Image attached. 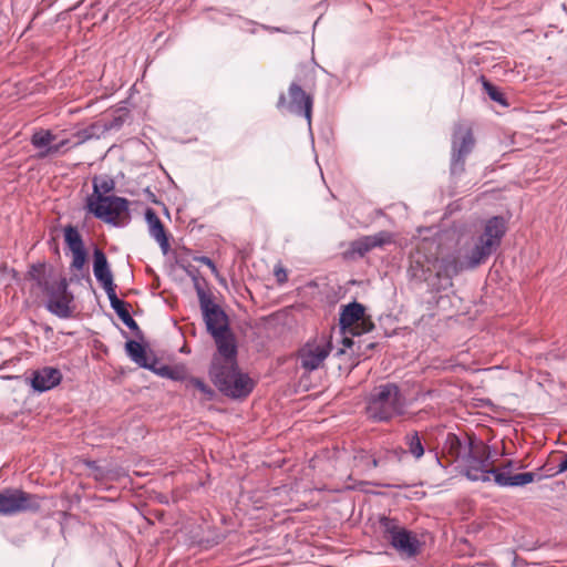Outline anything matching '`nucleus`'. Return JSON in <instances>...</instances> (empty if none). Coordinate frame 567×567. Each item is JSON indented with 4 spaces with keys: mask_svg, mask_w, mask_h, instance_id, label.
Wrapping results in <instances>:
<instances>
[{
    "mask_svg": "<svg viewBox=\"0 0 567 567\" xmlns=\"http://www.w3.org/2000/svg\"><path fill=\"white\" fill-rule=\"evenodd\" d=\"M506 221L501 216L487 219L481 233L466 238L457 250V256H451L455 276L464 270H472L486 262L489 256L499 247L506 234Z\"/></svg>",
    "mask_w": 567,
    "mask_h": 567,
    "instance_id": "obj_1",
    "label": "nucleus"
},
{
    "mask_svg": "<svg viewBox=\"0 0 567 567\" xmlns=\"http://www.w3.org/2000/svg\"><path fill=\"white\" fill-rule=\"evenodd\" d=\"M439 246L433 241L424 240L410 255L409 274L411 278L426 282L433 290H445L453 286L455 276L451 269V256L439 258Z\"/></svg>",
    "mask_w": 567,
    "mask_h": 567,
    "instance_id": "obj_2",
    "label": "nucleus"
},
{
    "mask_svg": "<svg viewBox=\"0 0 567 567\" xmlns=\"http://www.w3.org/2000/svg\"><path fill=\"white\" fill-rule=\"evenodd\" d=\"M209 374L214 384L226 396L244 399L249 395L255 382L237 367V348L231 352H217L212 361Z\"/></svg>",
    "mask_w": 567,
    "mask_h": 567,
    "instance_id": "obj_3",
    "label": "nucleus"
},
{
    "mask_svg": "<svg viewBox=\"0 0 567 567\" xmlns=\"http://www.w3.org/2000/svg\"><path fill=\"white\" fill-rule=\"evenodd\" d=\"M28 277L48 297L47 309L59 318H69L72 313L73 295L68 290V281L60 274L48 270L43 264L32 265Z\"/></svg>",
    "mask_w": 567,
    "mask_h": 567,
    "instance_id": "obj_4",
    "label": "nucleus"
},
{
    "mask_svg": "<svg viewBox=\"0 0 567 567\" xmlns=\"http://www.w3.org/2000/svg\"><path fill=\"white\" fill-rule=\"evenodd\" d=\"M203 320L207 331L217 346V352H231L237 348L236 338L229 327V318L223 308L214 301L212 293L196 287Z\"/></svg>",
    "mask_w": 567,
    "mask_h": 567,
    "instance_id": "obj_5",
    "label": "nucleus"
},
{
    "mask_svg": "<svg viewBox=\"0 0 567 567\" xmlns=\"http://www.w3.org/2000/svg\"><path fill=\"white\" fill-rule=\"evenodd\" d=\"M405 399L394 383L381 384L371 392L367 414L374 421H389L404 412Z\"/></svg>",
    "mask_w": 567,
    "mask_h": 567,
    "instance_id": "obj_6",
    "label": "nucleus"
},
{
    "mask_svg": "<svg viewBox=\"0 0 567 567\" xmlns=\"http://www.w3.org/2000/svg\"><path fill=\"white\" fill-rule=\"evenodd\" d=\"M379 528L383 539L389 543L402 557L413 558L422 550V542L417 535L403 527L399 520L382 516Z\"/></svg>",
    "mask_w": 567,
    "mask_h": 567,
    "instance_id": "obj_7",
    "label": "nucleus"
},
{
    "mask_svg": "<svg viewBox=\"0 0 567 567\" xmlns=\"http://www.w3.org/2000/svg\"><path fill=\"white\" fill-rule=\"evenodd\" d=\"M85 208L96 218L113 225L130 219V202L115 195H90Z\"/></svg>",
    "mask_w": 567,
    "mask_h": 567,
    "instance_id": "obj_8",
    "label": "nucleus"
},
{
    "mask_svg": "<svg viewBox=\"0 0 567 567\" xmlns=\"http://www.w3.org/2000/svg\"><path fill=\"white\" fill-rule=\"evenodd\" d=\"M42 497L21 488L0 489V516H13L20 513H37L41 509Z\"/></svg>",
    "mask_w": 567,
    "mask_h": 567,
    "instance_id": "obj_9",
    "label": "nucleus"
},
{
    "mask_svg": "<svg viewBox=\"0 0 567 567\" xmlns=\"http://www.w3.org/2000/svg\"><path fill=\"white\" fill-rule=\"evenodd\" d=\"M339 321L344 334L361 336L374 329L364 306L355 301L342 307Z\"/></svg>",
    "mask_w": 567,
    "mask_h": 567,
    "instance_id": "obj_10",
    "label": "nucleus"
},
{
    "mask_svg": "<svg viewBox=\"0 0 567 567\" xmlns=\"http://www.w3.org/2000/svg\"><path fill=\"white\" fill-rule=\"evenodd\" d=\"M475 146L473 130L467 122H458L455 125L452 137V171L462 172L467 155Z\"/></svg>",
    "mask_w": 567,
    "mask_h": 567,
    "instance_id": "obj_11",
    "label": "nucleus"
},
{
    "mask_svg": "<svg viewBox=\"0 0 567 567\" xmlns=\"http://www.w3.org/2000/svg\"><path fill=\"white\" fill-rule=\"evenodd\" d=\"M331 351V342L321 337L313 341L307 342L299 350V361L303 369L313 371L320 368Z\"/></svg>",
    "mask_w": 567,
    "mask_h": 567,
    "instance_id": "obj_12",
    "label": "nucleus"
},
{
    "mask_svg": "<svg viewBox=\"0 0 567 567\" xmlns=\"http://www.w3.org/2000/svg\"><path fill=\"white\" fill-rule=\"evenodd\" d=\"M288 96L289 101L287 103V109L297 115L303 116L307 120L308 125H311L313 105L311 94L302 90L299 84L291 83L288 90Z\"/></svg>",
    "mask_w": 567,
    "mask_h": 567,
    "instance_id": "obj_13",
    "label": "nucleus"
},
{
    "mask_svg": "<svg viewBox=\"0 0 567 567\" xmlns=\"http://www.w3.org/2000/svg\"><path fill=\"white\" fill-rule=\"evenodd\" d=\"M145 219L148 226L150 235L158 243L163 254H167L171 245L168 235L162 220L152 208L146 209Z\"/></svg>",
    "mask_w": 567,
    "mask_h": 567,
    "instance_id": "obj_14",
    "label": "nucleus"
},
{
    "mask_svg": "<svg viewBox=\"0 0 567 567\" xmlns=\"http://www.w3.org/2000/svg\"><path fill=\"white\" fill-rule=\"evenodd\" d=\"M392 235L388 231H380L373 235L361 237L352 243V250L360 256H364L370 250L391 244Z\"/></svg>",
    "mask_w": 567,
    "mask_h": 567,
    "instance_id": "obj_15",
    "label": "nucleus"
},
{
    "mask_svg": "<svg viewBox=\"0 0 567 567\" xmlns=\"http://www.w3.org/2000/svg\"><path fill=\"white\" fill-rule=\"evenodd\" d=\"M62 374L59 369L47 367L37 371L32 379V386L38 391H47L61 382Z\"/></svg>",
    "mask_w": 567,
    "mask_h": 567,
    "instance_id": "obj_16",
    "label": "nucleus"
},
{
    "mask_svg": "<svg viewBox=\"0 0 567 567\" xmlns=\"http://www.w3.org/2000/svg\"><path fill=\"white\" fill-rule=\"evenodd\" d=\"M93 272L102 287L113 284V275L110 270L105 254L101 249H95L93 254Z\"/></svg>",
    "mask_w": 567,
    "mask_h": 567,
    "instance_id": "obj_17",
    "label": "nucleus"
},
{
    "mask_svg": "<svg viewBox=\"0 0 567 567\" xmlns=\"http://www.w3.org/2000/svg\"><path fill=\"white\" fill-rule=\"evenodd\" d=\"M493 468L491 462H483L478 458H467L466 476L471 481L489 482Z\"/></svg>",
    "mask_w": 567,
    "mask_h": 567,
    "instance_id": "obj_18",
    "label": "nucleus"
},
{
    "mask_svg": "<svg viewBox=\"0 0 567 567\" xmlns=\"http://www.w3.org/2000/svg\"><path fill=\"white\" fill-rule=\"evenodd\" d=\"M403 442L405 450H401L402 454H410L414 461H420L425 454V446L417 431L406 433Z\"/></svg>",
    "mask_w": 567,
    "mask_h": 567,
    "instance_id": "obj_19",
    "label": "nucleus"
},
{
    "mask_svg": "<svg viewBox=\"0 0 567 567\" xmlns=\"http://www.w3.org/2000/svg\"><path fill=\"white\" fill-rule=\"evenodd\" d=\"M128 357L140 367L153 369L146 349L140 342L130 340L125 344Z\"/></svg>",
    "mask_w": 567,
    "mask_h": 567,
    "instance_id": "obj_20",
    "label": "nucleus"
},
{
    "mask_svg": "<svg viewBox=\"0 0 567 567\" xmlns=\"http://www.w3.org/2000/svg\"><path fill=\"white\" fill-rule=\"evenodd\" d=\"M462 450V443L458 436L454 433H449L443 445V458L446 460L447 464L455 462Z\"/></svg>",
    "mask_w": 567,
    "mask_h": 567,
    "instance_id": "obj_21",
    "label": "nucleus"
},
{
    "mask_svg": "<svg viewBox=\"0 0 567 567\" xmlns=\"http://www.w3.org/2000/svg\"><path fill=\"white\" fill-rule=\"evenodd\" d=\"M56 140V135L50 130H38L31 136V144L41 151L45 150Z\"/></svg>",
    "mask_w": 567,
    "mask_h": 567,
    "instance_id": "obj_22",
    "label": "nucleus"
},
{
    "mask_svg": "<svg viewBox=\"0 0 567 567\" xmlns=\"http://www.w3.org/2000/svg\"><path fill=\"white\" fill-rule=\"evenodd\" d=\"M64 240L71 251L84 248L81 234L71 225L64 228Z\"/></svg>",
    "mask_w": 567,
    "mask_h": 567,
    "instance_id": "obj_23",
    "label": "nucleus"
},
{
    "mask_svg": "<svg viewBox=\"0 0 567 567\" xmlns=\"http://www.w3.org/2000/svg\"><path fill=\"white\" fill-rule=\"evenodd\" d=\"M491 453L488 446L483 443H471L468 458H478L483 462H489Z\"/></svg>",
    "mask_w": 567,
    "mask_h": 567,
    "instance_id": "obj_24",
    "label": "nucleus"
},
{
    "mask_svg": "<svg viewBox=\"0 0 567 567\" xmlns=\"http://www.w3.org/2000/svg\"><path fill=\"white\" fill-rule=\"evenodd\" d=\"M127 303L124 302L123 305H121L118 308L114 309V311L116 312V315L120 317V319L123 321V323L128 327L131 330L133 331H138L140 328H138V324L137 322L132 318V316L130 315V311L127 309Z\"/></svg>",
    "mask_w": 567,
    "mask_h": 567,
    "instance_id": "obj_25",
    "label": "nucleus"
},
{
    "mask_svg": "<svg viewBox=\"0 0 567 567\" xmlns=\"http://www.w3.org/2000/svg\"><path fill=\"white\" fill-rule=\"evenodd\" d=\"M509 465H511V462H508L504 468L508 467ZM492 477L498 486L507 487V486H509L508 482H511L512 474L506 472L505 470H498V468L494 467L491 472V478Z\"/></svg>",
    "mask_w": 567,
    "mask_h": 567,
    "instance_id": "obj_26",
    "label": "nucleus"
},
{
    "mask_svg": "<svg viewBox=\"0 0 567 567\" xmlns=\"http://www.w3.org/2000/svg\"><path fill=\"white\" fill-rule=\"evenodd\" d=\"M69 143H70V141L68 138L61 140L59 143H55V144L52 143L45 150L40 151L38 156L40 158H44V157L52 156L55 154L64 153V151H62V148L64 146H66Z\"/></svg>",
    "mask_w": 567,
    "mask_h": 567,
    "instance_id": "obj_27",
    "label": "nucleus"
},
{
    "mask_svg": "<svg viewBox=\"0 0 567 567\" xmlns=\"http://www.w3.org/2000/svg\"><path fill=\"white\" fill-rule=\"evenodd\" d=\"M114 189V182L112 179H103L100 183L94 179L93 193L91 195H106Z\"/></svg>",
    "mask_w": 567,
    "mask_h": 567,
    "instance_id": "obj_28",
    "label": "nucleus"
},
{
    "mask_svg": "<svg viewBox=\"0 0 567 567\" xmlns=\"http://www.w3.org/2000/svg\"><path fill=\"white\" fill-rule=\"evenodd\" d=\"M534 480H535V474L532 472H526V473H519V474L512 475L511 482H508V483H509V486H524V485H527V484L534 482Z\"/></svg>",
    "mask_w": 567,
    "mask_h": 567,
    "instance_id": "obj_29",
    "label": "nucleus"
},
{
    "mask_svg": "<svg viewBox=\"0 0 567 567\" xmlns=\"http://www.w3.org/2000/svg\"><path fill=\"white\" fill-rule=\"evenodd\" d=\"M72 252V261L71 268L75 270H82L86 264V252L85 249L73 250Z\"/></svg>",
    "mask_w": 567,
    "mask_h": 567,
    "instance_id": "obj_30",
    "label": "nucleus"
},
{
    "mask_svg": "<svg viewBox=\"0 0 567 567\" xmlns=\"http://www.w3.org/2000/svg\"><path fill=\"white\" fill-rule=\"evenodd\" d=\"M483 86H484V90L486 91V93L488 94V96L493 101L498 102L504 105L506 104L503 93L495 85H493L488 81H484Z\"/></svg>",
    "mask_w": 567,
    "mask_h": 567,
    "instance_id": "obj_31",
    "label": "nucleus"
},
{
    "mask_svg": "<svg viewBox=\"0 0 567 567\" xmlns=\"http://www.w3.org/2000/svg\"><path fill=\"white\" fill-rule=\"evenodd\" d=\"M189 384L197 389L205 399L210 400L214 395V391L200 379L192 378Z\"/></svg>",
    "mask_w": 567,
    "mask_h": 567,
    "instance_id": "obj_32",
    "label": "nucleus"
},
{
    "mask_svg": "<svg viewBox=\"0 0 567 567\" xmlns=\"http://www.w3.org/2000/svg\"><path fill=\"white\" fill-rule=\"evenodd\" d=\"M115 288H116V286L114 285V282L111 286L103 287V289L105 290V292L109 297V300H110V303H111V307L113 308V310L118 308L121 305H123L125 302L117 298Z\"/></svg>",
    "mask_w": 567,
    "mask_h": 567,
    "instance_id": "obj_33",
    "label": "nucleus"
},
{
    "mask_svg": "<svg viewBox=\"0 0 567 567\" xmlns=\"http://www.w3.org/2000/svg\"><path fill=\"white\" fill-rule=\"evenodd\" d=\"M368 461H370V455L364 451L358 452L353 457L354 466L360 467L364 471H369Z\"/></svg>",
    "mask_w": 567,
    "mask_h": 567,
    "instance_id": "obj_34",
    "label": "nucleus"
},
{
    "mask_svg": "<svg viewBox=\"0 0 567 567\" xmlns=\"http://www.w3.org/2000/svg\"><path fill=\"white\" fill-rule=\"evenodd\" d=\"M159 374L164 377H168L173 380H181L183 379V371L178 369H173L169 367H164L159 370Z\"/></svg>",
    "mask_w": 567,
    "mask_h": 567,
    "instance_id": "obj_35",
    "label": "nucleus"
},
{
    "mask_svg": "<svg viewBox=\"0 0 567 567\" xmlns=\"http://www.w3.org/2000/svg\"><path fill=\"white\" fill-rule=\"evenodd\" d=\"M198 261L205 266H207L214 274H217V268L213 260L208 257H200L198 258Z\"/></svg>",
    "mask_w": 567,
    "mask_h": 567,
    "instance_id": "obj_36",
    "label": "nucleus"
},
{
    "mask_svg": "<svg viewBox=\"0 0 567 567\" xmlns=\"http://www.w3.org/2000/svg\"><path fill=\"white\" fill-rule=\"evenodd\" d=\"M275 276H276L278 282H285L287 280V272L285 269H281V268L277 269L275 271Z\"/></svg>",
    "mask_w": 567,
    "mask_h": 567,
    "instance_id": "obj_37",
    "label": "nucleus"
},
{
    "mask_svg": "<svg viewBox=\"0 0 567 567\" xmlns=\"http://www.w3.org/2000/svg\"><path fill=\"white\" fill-rule=\"evenodd\" d=\"M567 471V455H564L561 462L558 465L557 473H563Z\"/></svg>",
    "mask_w": 567,
    "mask_h": 567,
    "instance_id": "obj_38",
    "label": "nucleus"
},
{
    "mask_svg": "<svg viewBox=\"0 0 567 567\" xmlns=\"http://www.w3.org/2000/svg\"><path fill=\"white\" fill-rule=\"evenodd\" d=\"M368 462H369V470L375 468L379 465V461L371 455H370V461H368Z\"/></svg>",
    "mask_w": 567,
    "mask_h": 567,
    "instance_id": "obj_39",
    "label": "nucleus"
},
{
    "mask_svg": "<svg viewBox=\"0 0 567 567\" xmlns=\"http://www.w3.org/2000/svg\"><path fill=\"white\" fill-rule=\"evenodd\" d=\"M342 344H343V347H346V348H350V347H352V344H353V340H352L351 338H349V337L344 336V338H343V340H342Z\"/></svg>",
    "mask_w": 567,
    "mask_h": 567,
    "instance_id": "obj_40",
    "label": "nucleus"
},
{
    "mask_svg": "<svg viewBox=\"0 0 567 567\" xmlns=\"http://www.w3.org/2000/svg\"><path fill=\"white\" fill-rule=\"evenodd\" d=\"M76 136L80 138V141H79L75 145H79V144H81L82 142H84L86 138H89V135H87V134H85V133H81V132L76 133Z\"/></svg>",
    "mask_w": 567,
    "mask_h": 567,
    "instance_id": "obj_41",
    "label": "nucleus"
},
{
    "mask_svg": "<svg viewBox=\"0 0 567 567\" xmlns=\"http://www.w3.org/2000/svg\"><path fill=\"white\" fill-rule=\"evenodd\" d=\"M285 104H286V97H285V95H280L279 101H278V107H281Z\"/></svg>",
    "mask_w": 567,
    "mask_h": 567,
    "instance_id": "obj_42",
    "label": "nucleus"
},
{
    "mask_svg": "<svg viewBox=\"0 0 567 567\" xmlns=\"http://www.w3.org/2000/svg\"><path fill=\"white\" fill-rule=\"evenodd\" d=\"M436 461H437L439 463H441V457H439L437 455H436Z\"/></svg>",
    "mask_w": 567,
    "mask_h": 567,
    "instance_id": "obj_43",
    "label": "nucleus"
}]
</instances>
